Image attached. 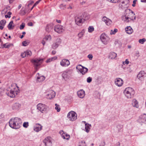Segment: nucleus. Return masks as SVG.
<instances>
[{
  "label": "nucleus",
  "mask_w": 146,
  "mask_h": 146,
  "mask_svg": "<svg viewBox=\"0 0 146 146\" xmlns=\"http://www.w3.org/2000/svg\"><path fill=\"white\" fill-rule=\"evenodd\" d=\"M137 1V0H134L133 2V4L132 5V6L133 7H135V4L136 3V1Z\"/></svg>",
  "instance_id": "052dcab7"
},
{
  "label": "nucleus",
  "mask_w": 146,
  "mask_h": 146,
  "mask_svg": "<svg viewBox=\"0 0 146 146\" xmlns=\"http://www.w3.org/2000/svg\"><path fill=\"white\" fill-rule=\"evenodd\" d=\"M125 16L122 17V19L125 22L127 23L129 22V21L128 19H131L130 17H128V16H129V15H133V17H134V19H135L136 16L134 12L132 11L131 9H125Z\"/></svg>",
  "instance_id": "f03ea898"
},
{
  "label": "nucleus",
  "mask_w": 146,
  "mask_h": 146,
  "mask_svg": "<svg viewBox=\"0 0 146 146\" xmlns=\"http://www.w3.org/2000/svg\"><path fill=\"white\" fill-rule=\"evenodd\" d=\"M123 80L120 78H117L115 81V84L118 86H121L123 84Z\"/></svg>",
  "instance_id": "a211bd4d"
},
{
  "label": "nucleus",
  "mask_w": 146,
  "mask_h": 146,
  "mask_svg": "<svg viewBox=\"0 0 146 146\" xmlns=\"http://www.w3.org/2000/svg\"><path fill=\"white\" fill-rule=\"evenodd\" d=\"M84 32L83 31H82L78 33V36L79 38H80L82 37L84 34Z\"/></svg>",
  "instance_id": "c03bdc74"
},
{
  "label": "nucleus",
  "mask_w": 146,
  "mask_h": 146,
  "mask_svg": "<svg viewBox=\"0 0 146 146\" xmlns=\"http://www.w3.org/2000/svg\"><path fill=\"white\" fill-rule=\"evenodd\" d=\"M37 109L42 113L45 112L46 110V105L44 104L39 103L37 106Z\"/></svg>",
  "instance_id": "423d86ee"
},
{
  "label": "nucleus",
  "mask_w": 146,
  "mask_h": 146,
  "mask_svg": "<svg viewBox=\"0 0 146 146\" xmlns=\"http://www.w3.org/2000/svg\"><path fill=\"white\" fill-rule=\"evenodd\" d=\"M146 41V39L145 38H143L141 39H140L139 40V42L141 44H143L144 42Z\"/></svg>",
  "instance_id": "49530a36"
},
{
  "label": "nucleus",
  "mask_w": 146,
  "mask_h": 146,
  "mask_svg": "<svg viewBox=\"0 0 146 146\" xmlns=\"http://www.w3.org/2000/svg\"><path fill=\"white\" fill-rule=\"evenodd\" d=\"M115 146H120V143L119 142H117L115 145Z\"/></svg>",
  "instance_id": "69168bd1"
},
{
  "label": "nucleus",
  "mask_w": 146,
  "mask_h": 146,
  "mask_svg": "<svg viewBox=\"0 0 146 146\" xmlns=\"http://www.w3.org/2000/svg\"><path fill=\"white\" fill-rule=\"evenodd\" d=\"M28 6L29 7V6L32 4L34 3V1H30L28 2Z\"/></svg>",
  "instance_id": "4d7b16f0"
},
{
  "label": "nucleus",
  "mask_w": 146,
  "mask_h": 146,
  "mask_svg": "<svg viewBox=\"0 0 146 146\" xmlns=\"http://www.w3.org/2000/svg\"><path fill=\"white\" fill-rule=\"evenodd\" d=\"M18 91L11 90L9 92H6L7 95L11 98H14L17 94Z\"/></svg>",
  "instance_id": "f8f14e48"
},
{
  "label": "nucleus",
  "mask_w": 146,
  "mask_h": 146,
  "mask_svg": "<svg viewBox=\"0 0 146 146\" xmlns=\"http://www.w3.org/2000/svg\"><path fill=\"white\" fill-rule=\"evenodd\" d=\"M37 75H38L39 76H37L36 78L37 81L40 82L43 81L45 79V77L43 76H39V73H37Z\"/></svg>",
  "instance_id": "412c9836"
},
{
  "label": "nucleus",
  "mask_w": 146,
  "mask_h": 146,
  "mask_svg": "<svg viewBox=\"0 0 146 146\" xmlns=\"http://www.w3.org/2000/svg\"><path fill=\"white\" fill-rule=\"evenodd\" d=\"M25 26V24L24 23H22V24L20 25V29L21 30L23 29Z\"/></svg>",
  "instance_id": "864d4df0"
},
{
  "label": "nucleus",
  "mask_w": 146,
  "mask_h": 146,
  "mask_svg": "<svg viewBox=\"0 0 146 146\" xmlns=\"http://www.w3.org/2000/svg\"><path fill=\"white\" fill-rule=\"evenodd\" d=\"M125 31L127 34H130L133 32V30L130 26H127L125 28Z\"/></svg>",
  "instance_id": "4be33fe9"
},
{
  "label": "nucleus",
  "mask_w": 146,
  "mask_h": 146,
  "mask_svg": "<svg viewBox=\"0 0 146 146\" xmlns=\"http://www.w3.org/2000/svg\"><path fill=\"white\" fill-rule=\"evenodd\" d=\"M55 106L56 107H55V109L56 110H57V112H59L60 111V108H59V105H58L57 104H55Z\"/></svg>",
  "instance_id": "37998d69"
},
{
  "label": "nucleus",
  "mask_w": 146,
  "mask_h": 146,
  "mask_svg": "<svg viewBox=\"0 0 146 146\" xmlns=\"http://www.w3.org/2000/svg\"><path fill=\"white\" fill-rule=\"evenodd\" d=\"M60 8L63 9H64L65 8V5L63 6V4H61L60 6Z\"/></svg>",
  "instance_id": "bf43d9fd"
},
{
  "label": "nucleus",
  "mask_w": 146,
  "mask_h": 146,
  "mask_svg": "<svg viewBox=\"0 0 146 146\" xmlns=\"http://www.w3.org/2000/svg\"><path fill=\"white\" fill-rule=\"evenodd\" d=\"M57 57L56 56H54L53 57H52L48 59L46 61V63H48L51 62L52 61H53L57 59Z\"/></svg>",
  "instance_id": "473e14b6"
},
{
  "label": "nucleus",
  "mask_w": 146,
  "mask_h": 146,
  "mask_svg": "<svg viewBox=\"0 0 146 146\" xmlns=\"http://www.w3.org/2000/svg\"><path fill=\"white\" fill-rule=\"evenodd\" d=\"M61 42V39L60 38H57L56 40V42L53 44L52 45V48L54 49H56L60 44Z\"/></svg>",
  "instance_id": "2eb2a0df"
},
{
  "label": "nucleus",
  "mask_w": 146,
  "mask_h": 146,
  "mask_svg": "<svg viewBox=\"0 0 146 146\" xmlns=\"http://www.w3.org/2000/svg\"><path fill=\"white\" fill-rule=\"evenodd\" d=\"M51 37L50 35L46 36L43 38L42 42V43L43 45L44 46L45 45L46 41H50L51 39Z\"/></svg>",
  "instance_id": "f3484780"
},
{
  "label": "nucleus",
  "mask_w": 146,
  "mask_h": 146,
  "mask_svg": "<svg viewBox=\"0 0 146 146\" xmlns=\"http://www.w3.org/2000/svg\"><path fill=\"white\" fill-rule=\"evenodd\" d=\"M145 74L144 71H141L138 74L137 78L140 80H141Z\"/></svg>",
  "instance_id": "b1692460"
},
{
  "label": "nucleus",
  "mask_w": 146,
  "mask_h": 146,
  "mask_svg": "<svg viewBox=\"0 0 146 146\" xmlns=\"http://www.w3.org/2000/svg\"><path fill=\"white\" fill-rule=\"evenodd\" d=\"M94 30L93 26H89L88 28V31L89 33H92Z\"/></svg>",
  "instance_id": "58836bf2"
},
{
  "label": "nucleus",
  "mask_w": 146,
  "mask_h": 146,
  "mask_svg": "<svg viewBox=\"0 0 146 146\" xmlns=\"http://www.w3.org/2000/svg\"><path fill=\"white\" fill-rule=\"evenodd\" d=\"M4 115L3 114H1L0 115V123H1L4 120Z\"/></svg>",
  "instance_id": "8fccbe9b"
},
{
  "label": "nucleus",
  "mask_w": 146,
  "mask_h": 146,
  "mask_svg": "<svg viewBox=\"0 0 146 146\" xmlns=\"http://www.w3.org/2000/svg\"><path fill=\"white\" fill-rule=\"evenodd\" d=\"M93 57V56L91 54H89L88 56V57L90 60H92V59Z\"/></svg>",
  "instance_id": "6e6d98bb"
},
{
  "label": "nucleus",
  "mask_w": 146,
  "mask_h": 146,
  "mask_svg": "<svg viewBox=\"0 0 146 146\" xmlns=\"http://www.w3.org/2000/svg\"><path fill=\"white\" fill-rule=\"evenodd\" d=\"M65 71L69 77L70 76L72 73L73 71L72 69H67Z\"/></svg>",
  "instance_id": "c9c22d12"
},
{
  "label": "nucleus",
  "mask_w": 146,
  "mask_h": 146,
  "mask_svg": "<svg viewBox=\"0 0 146 146\" xmlns=\"http://www.w3.org/2000/svg\"><path fill=\"white\" fill-rule=\"evenodd\" d=\"M145 115H146V114H144L143 115H141L140 116L139 121L140 122L141 121V122L144 123L145 122V119L146 118V117H145Z\"/></svg>",
  "instance_id": "bb28decb"
},
{
  "label": "nucleus",
  "mask_w": 146,
  "mask_h": 146,
  "mask_svg": "<svg viewBox=\"0 0 146 146\" xmlns=\"http://www.w3.org/2000/svg\"><path fill=\"white\" fill-rule=\"evenodd\" d=\"M100 39L102 42L104 44H106L109 40V38L107 37L104 33H102L100 36Z\"/></svg>",
  "instance_id": "9d476101"
},
{
  "label": "nucleus",
  "mask_w": 146,
  "mask_h": 146,
  "mask_svg": "<svg viewBox=\"0 0 146 146\" xmlns=\"http://www.w3.org/2000/svg\"><path fill=\"white\" fill-rule=\"evenodd\" d=\"M129 61L127 59H126L125 61L123 62V65H125V64H129Z\"/></svg>",
  "instance_id": "5fc2aeb1"
},
{
  "label": "nucleus",
  "mask_w": 146,
  "mask_h": 146,
  "mask_svg": "<svg viewBox=\"0 0 146 146\" xmlns=\"http://www.w3.org/2000/svg\"><path fill=\"white\" fill-rule=\"evenodd\" d=\"M7 43L4 44H3L2 48H9L11 45H13V44H9L8 45H7Z\"/></svg>",
  "instance_id": "f704fd0d"
},
{
  "label": "nucleus",
  "mask_w": 146,
  "mask_h": 146,
  "mask_svg": "<svg viewBox=\"0 0 146 146\" xmlns=\"http://www.w3.org/2000/svg\"><path fill=\"white\" fill-rule=\"evenodd\" d=\"M54 30L55 32L58 33H61L64 31V29L62 26L58 25L54 27Z\"/></svg>",
  "instance_id": "1a4fd4ad"
},
{
  "label": "nucleus",
  "mask_w": 146,
  "mask_h": 146,
  "mask_svg": "<svg viewBox=\"0 0 146 146\" xmlns=\"http://www.w3.org/2000/svg\"><path fill=\"white\" fill-rule=\"evenodd\" d=\"M76 68L78 70L82 75L85 74L87 72L88 70L87 68L82 66L81 65H79L78 66L76 67Z\"/></svg>",
  "instance_id": "0eeeda50"
},
{
  "label": "nucleus",
  "mask_w": 146,
  "mask_h": 146,
  "mask_svg": "<svg viewBox=\"0 0 146 146\" xmlns=\"http://www.w3.org/2000/svg\"><path fill=\"white\" fill-rule=\"evenodd\" d=\"M66 72V71H65L63 72L62 74V77L64 79L67 78L69 77Z\"/></svg>",
  "instance_id": "72a5a7b5"
},
{
  "label": "nucleus",
  "mask_w": 146,
  "mask_h": 146,
  "mask_svg": "<svg viewBox=\"0 0 146 146\" xmlns=\"http://www.w3.org/2000/svg\"><path fill=\"white\" fill-rule=\"evenodd\" d=\"M105 145V142L104 141L103 142H102L101 143V144L99 145V146H104Z\"/></svg>",
  "instance_id": "680f3d73"
},
{
  "label": "nucleus",
  "mask_w": 146,
  "mask_h": 146,
  "mask_svg": "<svg viewBox=\"0 0 146 146\" xmlns=\"http://www.w3.org/2000/svg\"><path fill=\"white\" fill-rule=\"evenodd\" d=\"M11 17L10 15H5V17L6 18H10Z\"/></svg>",
  "instance_id": "774afa93"
},
{
  "label": "nucleus",
  "mask_w": 146,
  "mask_h": 146,
  "mask_svg": "<svg viewBox=\"0 0 146 146\" xmlns=\"http://www.w3.org/2000/svg\"><path fill=\"white\" fill-rule=\"evenodd\" d=\"M43 143L46 146H51V138L50 137H47L43 140Z\"/></svg>",
  "instance_id": "9b49d317"
},
{
  "label": "nucleus",
  "mask_w": 146,
  "mask_h": 146,
  "mask_svg": "<svg viewBox=\"0 0 146 146\" xmlns=\"http://www.w3.org/2000/svg\"><path fill=\"white\" fill-rule=\"evenodd\" d=\"M117 54L113 52H111L109 54V57L111 59H114L117 56Z\"/></svg>",
  "instance_id": "c756f323"
},
{
  "label": "nucleus",
  "mask_w": 146,
  "mask_h": 146,
  "mask_svg": "<svg viewBox=\"0 0 146 146\" xmlns=\"http://www.w3.org/2000/svg\"><path fill=\"white\" fill-rule=\"evenodd\" d=\"M42 128V126L40 124L37 123L34 127V130L36 132H38L40 131Z\"/></svg>",
  "instance_id": "6ab92c4d"
},
{
  "label": "nucleus",
  "mask_w": 146,
  "mask_h": 146,
  "mask_svg": "<svg viewBox=\"0 0 146 146\" xmlns=\"http://www.w3.org/2000/svg\"><path fill=\"white\" fill-rule=\"evenodd\" d=\"M32 54V52L31 51L27 50L25 51L24 52L21 54V56L22 57L24 58L26 56H31Z\"/></svg>",
  "instance_id": "dca6fc26"
},
{
  "label": "nucleus",
  "mask_w": 146,
  "mask_h": 146,
  "mask_svg": "<svg viewBox=\"0 0 146 146\" xmlns=\"http://www.w3.org/2000/svg\"><path fill=\"white\" fill-rule=\"evenodd\" d=\"M28 24L29 26H32L33 25V23H32V22H31L29 23H28Z\"/></svg>",
  "instance_id": "0e129e2a"
},
{
  "label": "nucleus",
  "mask_w": 146,
  "mask_h": 146,
  "mask_svg": "<svg viewBox=\"0 0 146 146\" xmlns=\"http://www.w3.org/2000/svg\"><path fill=\"white\" fill-rule=\"evenodd\" d=\"M6 22L5 20H2L0 21V29L2 30L5 25Z\"/></svg>",
  "instance_id": "c85d7f7f"
},
{
  "label": "nucleus",
  "mask_w": 146,
  "mask_h": 146,
  "mask_svg": "<svg viewBox=\"0 0 146 146\" xmlns=\"http://www.w3.org/2000/svg\"><path fill=\"white\" fill-rule=\"evenodd\" d=\"M85 123V129H86V131L87 133H88L90 130V127H91V125L90 124H89L88 123H86V122L84 121Z\"/></svg>",
  "instance_id": "cd10ccee"
},
{
  "label": "nucleus",
  "mask_w": 146,
  "mask_h": 146,
  "mask_svg": "<svg viewBox=\"0 0 146 146\" xmlns=\"http://www.w3.org/2000/svg\"><path fill=\"white\" fill-rule=\"evenodd\" d=\"M106 24L108 25H109L112 23L111 21L108 19L105 22Z\"/></svg>",
  "instance_id": "a18cd8bd"
},
{
  "label": "nucleus",
  "mask_w": 146,
  "mask_h": 146,
  "mask_svg": "<svg viewBox=\"0 0 146 146\" xmlns=\"http://www.w3.org/2000/svg\"><path fill=\"white\" fill-rule=\"evenodd\" d=\"M116 127L118 129L119 131H120L121 129L123 127V125L120 124H118L116 126Z\"/></svg>",
  "instance_id": "a19ab883"
},
{
  "label": "nucleus",
  "mask_w": 146,
  "mask_h": 146,
  "mask_svg": "<svg viewBox=\"0 0 146 146\" xmlns=\"http://www.w3.org/2000/svg\"><path fill=\"white\" fill-rule=\"evenodd\" d=\"M29 43L27 42L26 41H24L22 42V45L23 46H26Z\"/></svg>",
  "instance_id": "09e8293b"
},
{
  "label": "nucleus",
  "mask_w": 146,
  "mask_h": 146,
  "mask_svg": "<svg viewBox=\"0 0 146 146\" xmlns=\"http://www.w3.org/2000/svg\"><path fill=\"white\" fill-rule=\"evenodd\" d=\"M60 64L62 66H67L70 64V62L68 60L63 59L60 62Z\"/></svg>",
  "instance_id": "ddd939ff"
},
{
  "label": "nucleus",
  "mask_w": 146,
  "mask_h": 146,
  "mask_svg": "<svg viewBox=\"0 0 146 146\" xmlns=\"http://www.w3.org/2000/svg\"><path fill=\"white\" fill-rule=\"evenodd\" d=\"M26 13V12L25 10H21L20 12V14L21 15H23L25 14Z\"/></svg>",
  "instance_id": "603ef678"
},
{
  "label": "nucleus",
  "mask_w": 146,
  "mask_h": 146,
  "mask_svg": "<svg viewBox=\"0 0 146 146\" xmlns=\"http://www.w3.org/2000/svg\"><path fill=\"white\" fill-rule=\"evenodd\" d=\"M39 2H40L38 1L36 2L34 5V7H35L36 6Z\"/></svg>",
  "instance_id": "e2e57ef3"
},
{
  "label": "nucleus",
  "mask_w": 146,
  "mask_h": 146,
  "mask_svg": "<svg viewBox=\"0 0 146 146\" xmlns=\"http://www.w3.org/2000/svg\"><path fill=\"white\" fill-rule=\"evenodd\" d=\"M119 7L120 8L123 9L127 7L126 5L125 4L124 2H122L121 4H119Z\"/></svg>",
  "instance_id": "2f4dec72"
},
{
  "label": "nucleus",
  "mask_w": 146,
  "mask_h": 146,
  "mask_svg": "<svg viewBox=\"0 0 146 146\" xmlns=\"http://www.w3.org/2000/svg\"><path fill=\"white\" fill-rule=\"evenodd\" d=\"M62 137L63 139L67 140L69 139L70 138V136L69 135L67 134L65 135V134H63Z\"/></svg>",
  "instance_id": "4c0bfd02"
},
{
  "label": "nucleus",
  "mask_w": 146,
  "mask_h": 146,
  "mask_svg": "<svg viewBox=\"0 0 146 146\" xmlns=\"http://www.w3.org/2000/svg\"><path fill=\"white\" fill-rule=\"evenodd\" d=\"M13 21H11L9 24L8 25L7 27L9 30L13 29V27H14V25H13Z\"/></svg>",
  "instance_id": "7c9ffc66"
},
{
  "label": "nucleus",
  "mask_w": 146,
  "mask_h": 146,
  "mask_svg": "<svg viewBox=\"0 0 146 146\" xmlns=\"http://www.w3.org/2000/svg\"><path fill=\"white\" fill-rule=\"evenodd\" d=\"M67 117L70 120L73 121L77 119V114L75 112L71 111L68 113Z\"/></svg>",
  "instance_id": "39448f33"
},
{
  "label": "nucleus",
  "mask_w": 146,
  "mask_h": 146,
  "mask_svg": "<svg viewBox=\"0 0 146 146\" xmlns=\"http://www.w3.org/2000/svg\"><path fill=\"white\" fill-rule=\"evenodd\" d=\"M77 95L80 98H83L85 95V92L83 90H81L77 92Z\"/></svg>",
  "instance_id": "aec40b11"
},
{
  "label": "nucleus",
  "mask_w": 146,
  "mask_h": 146,
  "mask_svg": "<svg viewBox=\"0 0 146 146\" xmlns=\"http://www.w3.org/2000/svg\"><path fill=\"white\" fill-rule=\"evenodd\" d=\"M43 60V59L42 58H36L32 59L31 60V61L35 66V68L36 69L38 66L40 65L42 63Z\"/></svg>",
  "instance_id": "20e7f679"
},
{
  "label": "nucleus",
  "mask_w": 146,
  "mask_h": 146,
  "mask_svg": "<svg viewBox=\"0 0 146 146\" xmlns=\"http://www.w3.org/2000/svg\"><path fill=\"white\" fill-rule=\"evenodd\" d=\"M84 20V19H83L82 15L76 17L75 18V23L78 25H80V23H83Z\"/></svg>",
  "instance_id": "6e6552de"
},
{
  "label": "nucleus",
  "mask_w": 146,
  "mask_h": 146,
  "mask_svg": "<svg viewBox=\"0 0 146 146\" xmlns=\"http://www.w3.org/2000/svg\"><path fill=\"white\" fill-rule=\"evenodd\" d=\"M21 105L18 103H16L13 105L12 108L13 110H18L20 108Z\"/></svg>",
  "instance_id": "5701e85b"
},
{
  "label": "nucleus",
  "mask_w": 146,
  "mask_h": 146,
  "mask_svg": "<svg viewBox=\"0 0 146 146\" xmlns=\"http://www.w3.org/2000/svg\"><path fill=\"white\" fill-rule=\"evenodd\" d=\"M135 54L136 56H139V52L138 51L136 52Z\"/></svg>",
  "instance_id": "338daca9"
},
{
  "label": "nucleus",
  "mask_w": 146,
  "mask_h": 146,
  "mask_svg": "<svg viewBox=\"0 0 146 146\" xmlns=\"http://www.w3.org/2000/svg\"><path fill=\"white\" fill-rule=\"evenodd\" d=\"M117 29H114L113 31L112 30H111L110 33L111 35L115 34L116 32H117Z\"/></svg>",
  "instance_id": "79ce46f5"
},
{
  "label": "nucleus",
  "mask_w": 146,
  "mask_h": 146,
  "mask_svg": "<svg viewBox=\"0 0 146 146\" xmlns=\"http://www.w3.org/2000/svg\"><path fill=\"white\" fill-rule=\"evenodd\" d=\"M53 25L52 24H50L48 25L46 28V31L48 32H49L50 31H52L53 28Z\"/></svg>",
  "instance_id": "a878e982"
},
{
  "label": "nucleus",
  "mask_w": 146,
  "mask_h": 146,
  "mask_svg": "<svg viewBox=\"0 0 146 146\" xmlns=\"http://www.w3.org/2000/svg\"><path fill=\"white\" fill-rule=\"evenodd\" d=\"M29 126V123L27 122H25L23 123V126L24 127L27 128Z\"/></svg>",
  "instance_id": "de8ad7c7"
},
{
  "label": "nucleus",
  "mask_w": 146,
  "mask_h": 146,
  "mask_svg": "<svg viewBox=\"0 0 146 146\" xmlns=\"http://www.w3.org/2000/svg\"><path fill=\"white\" fill-rule=\"evenodd\" d=\"M92 78L89 77L87 79V82L88 83H90L92 81Z\"/></svg>",
  "instance_id": "3c124183"
},
{
  "label": "nucleus",
  "mask_w": 146,
  "mask_h": 146,
  "mask_svg": "<svg viewBox=\"0 0 146 146\" xmlns=\"http://www.w3.org/2000/svg\"><path fill=\"white\" fill-rule=\"evenodd\" d=\"M9 125L13 129H17L20 127L22 123L21 119L18 117L11 119L9 121Z\"/></svg>",
  "instance_id": "f257e3e1"
},
{
  "label": "nucleus",
  "mask_w": 146,
  "mask_h": 146,
  "mask_svg": "<svg viewBox=\"0 0 146 146\" xmlns=\"http://www.w3.org/2000/svg\"><path fill=\"white\" fill-rule=\"evenodd\" d=\"M108 19L106 17H104L102 18V20L105 23Z\"/></svg>",
  "instance_id": "13d9d810"
},
{
  "label": "nucleus",
  "mask_w": 146,
  "mask_h": 146,
  "mask_svg": "<svg viewBox=\"0 0 146 146\" xmlns=\"http://www.w3.org/2000/svg\"><path fill=\"white\" fill-rule=\"evenodd\" d=\"M78 146H86L85 142L84 141H82L79 142Z\"/></svg>",
  "instance_id": "e433bc0d"
},
{
  "label": "nucleus",
  "mask_w": 146,
  "mask_h": 146,
  "mask_svg": "<svg viewBox=\"0 0 146 146\" xmlns=\"http://www.w3.org/2000/svg\"><path fill=\"white\" fill-rule=\"evenodd\" d=\"M4 93V89L2 88H0V96H2Z\"/></svg>",
  "instance_id": "ea45409f"
},
{
  "label": "nucleus",
  "mask_w": 146,
  "mask_h": 146,
  "mask_svg": "<svg viewBox=\"0 0 146 146\" xmlns=\"http://www.w3.org/2000/svg\"><path fill=\"white\" fill-rule=\"evenodd\" d=\"M124 94L127 98L133 97L135 92L134 90L131 87L126 88L123 92Z\"/></svg>",
  "instance_id": "7ed1b4c3"
},
{
  "label": "nucleus",
  "mask_w": 146,
  "mask_h": 146,
  "mask_svg": "<svg viewBox=\"0 0 146 146\" xmlns=\"http://www.w3.org/2000/svg\"><path fill=\"white\" fill-rule=\"evenodd\" d=\"M55 96V92L52 90L50 91V93L46 95V97L48 99H51L54 98Z\"/></svg>",
  "instance_id": "4468645a"
},
{
  "label": "nucleus",
  "mask_w": 146,
  "mask_h": 146,
  "mask_svg": "<svg viewBox=\"0 0 146 146\" xmlns=\"http://www.w3.org/2000/svg\"><path fill=\"white\" fill-rule=\"evenodd\" d=\"M132 104L133 107L138 108L139 107L138 102L135 99L132 100Z\"/></svg>",
  "instance_id": "393cba45"
}]
</instances>
